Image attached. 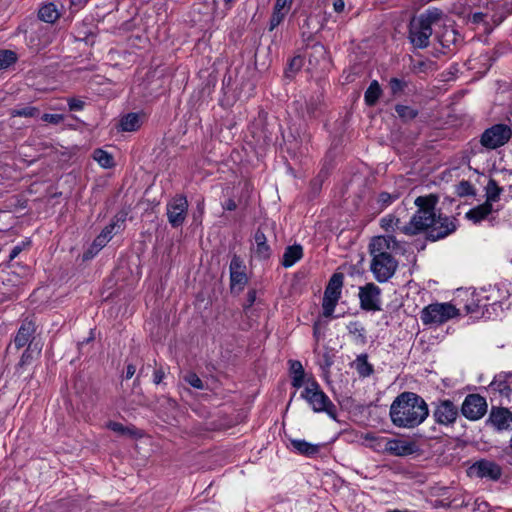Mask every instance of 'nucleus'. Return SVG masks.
I'll return each mask as SVG.
<instances>
[{
  "label": "nucleus",
  "instance_id": "obj_31",
  "mask_svg": "<svg viewBox=\"0 0 512 512\" xmlns=\"http://www.w3.org/2000/svg\"><path fill=\"white\" fill-rule=\"evenodd\" d=\"M354 365L355 369L361 377H368L373 373V367L368 362V357L366 354L357 356Z\"/></svg>",
  "mask_w": 512,
  "mask_h": 512
},
{
  "label": "nucleus",
  "instance_id": "obj_56",
  "mask_svg": "<svg viewBox=\"0 0 512 512\" xmlns=\"http://www.w3.org/2000/svg\"><path fill=\"white\" fill-rule=\"evenodd\" d=\"M248 298H249L250 304H252L255 301V291H250L248 293Z\"/></svg>",
  "mask_w": 512,
  "mask_h": 512
},
{
  "label": "nucleus",
  "instance_id": "obj_37",
  "mask_svg": "<svg viewBox=\"0 0 512 512\" xmlns=\"http://www.w3.org/2000/svg\"><path fill=\"white\" fill-rule=\"evenodd\" d=\"M16 54L11 50H0V70L6 69L16 61Z\"/></svg>",
  "mask_w": 512,
  "mask_h": 512
},
{
  "label": "nucleus",
  "instance_id": "obj_28",
  "mask_svg": "<svg viewBox=\"0 0 512 512\" xmlns=\"http://www.w3.org/2000/svg\"><path fill=\"white\" fill-rule=\"evenodd\" d=\"M382 94L381 87L377 80H373L364 94L365 103L369 106L376 104Z\"/></svg>",
  "mask_w": 512,
  "mask_h": 512
},
{
  "label": "nucleus",
  "instance_id": "obj_42",
  "mask_svg": "<svg viewBox=\"0 0 512 512\" xmlns=\"http://www.w3.org/2000/svg\"><path fill=\"white\" fill-rule=\"evenodd\" d=\"M488 14L483 12H475L471 14L468 18L469 22L475 25L483 24L486 26L488 24L487 22Z\"/></svg>",
  "mask_w": 512,
  "mask_h": 512
},
{
  "label": "nucleus",
  "instance_id": "obj_38",
  "mask_svg": "<svg viewBox=\"0 0 512 512\" xmlns=\"http://www.w3.org/2000/svg\"><path fill=\"white\" fill-rule=\"evenodd\" d=\"M38 114L36 107L28 106L21 109H12L10 115L12 117H34Z\"/></svg>",
  "mask_w": 512,
  "mask_h": 512
},
{
  "label": "nucleus",
  "instance_id": "obj_29",
  "mask_svg": "<svg viewBox=\"0 0 512 512\" xmlns=\"http://www.w3.org/2000/svg\"><path fill=\"white\" fill-rule=\"evenodd\" d=\"M92 157L102 168L109 169L115 165L112 154L103 149L94 150Z\"/></svg>",
  "mask_w": 512,
  "mask_h": 512
},
{
  "label": "nucleus",
  "instance_id": "obj_46",
  "mask_svg": "<svg viewBox=\"0 0 512 512\" xmlns=\"http://www.w3.org/2000/svg\"><path fill=\"white\" fill-rule=\"evenodd\" d=\"M64 119L63 115L61 114H49L45 113L42 116V120L44 122L52 123V124H59Z\"/></svg>",
  "mask_w": 512,
  "mask_h": 512
},
{
  "label": "nucleus",
  "instance_id": "obj_10",
  "mask_svg": "<svg viewBox=\"0 0 512 512\" xmlns=\"http://www.w3.org/2000/svg\"><path fill=\"white\" fill-rule=\"evenodd\" d=\"M432 417L435 423L442 426L453 425L459 415L457 405L450 399H438L432 402Z\"/></svg>",
  "mask_w": 512,
  "mask_h": 512
},
{
  "label": "nucleus",
  "instance_id": "obj_55",
  "mask_svg": "<svg viewBox=\"0 0 512 512\" xmlns=\"http://www.w3.org/2000/svg\"><path fill=\"white\" fill-rule=\"evenodd\" d=\"M451 505L450 502H445L444 500H435L434 507H449Z\"/></svg>",
  "mask_w": 512,
  "mask_h": 512
},
{
  "label": "nucleus",
  "instance_id": "obj_47",
  "mask_svg": "<svg viewBox=\"0 0 512 512\" xmlns=\"http://www.w3.org/2000/svg\"><path fill=\"white\" fill-rule=\"evenodd\" d=\"M68 106L71 111H80L84 107V102L80 99L70 98L68 99Z\"/></svg>",
  "mask_w": 512,
  "mask_h": 512
},
{
  "label": "nucleus",
  "instance_id": "obj_1",
  "mask_svg": "<svg viewBox=\"0 0 512 512\" xmlns=\"http://www.w3.org/2000/svg\"><path fill=\"white\" fill-rule=\"evenodd\" d=\"M437 202L438 198L435 195L417 197L414 203L418 210L409 223L404 224L402 234L413 236L428 231V237L436 241L454 232L456 225L452 219L436 215Z\"/></svg>",
  "mask_w": 512,
  "mask_h": 512
},
{
  "label": "nucleus",
  "instance_id": "obj_2",
  "mask_svg": "<svg viewBox=\"0 0 512 512\" xmlns=\"http://www.w3.org/2000/svg\"><path fill=\"white\" fill-rule=\"evenodd\" d=\"M429 415L425 400L416 393L403 392L392 402L389 416L394 426L412 429L422 424Z\"/></svg>",
  "mask_w": 512,
  "mask_h": 512
},
{
  "label": "nucleus",
  "instance_id": "obj_6",
  "mask_svg": "<svg viewBox=\"0 0 512 512\" xmlns=\"http://www.w3.org/2000/svg\"><path fill=\"white\" fill-rule=\"evenodd\" d=\"M315 413H326L331 418L336 417V406L321 389L319 383L313 378L307 379V383L300 394Z\"/></svg>",
  "mask_w": 512,
  "mask_h": 512
},
{
  "label": "nucleus",
  "instance_id": "obj_34",
  "mask_svg": "<svg viewBox=\"0 0 512 512\" xmlns=\"http://www.w3.org/2000/svg\"><path fill=\"white\" fill-rule=\"evenodd\" d=\"M107 428L119 435L135 436L136 431L133 427L124 426L119 422L110 421L107 423Z\"/></svg>",
  "mask_w": 512,
  "mask_h": 512
},
{
  "label": "nucleus",
  "instance_id": "obj_35",
  "mask_svg": "<svg viewBox=\"0 0 512 512\" xmlns=\"http://www.w3.org/2000/svg\"><path fill=\"white\" fill-rule=\"evenodd\" d=\"M395 110L398 116L404 121L412 120L418 115V110L406 105H397Z\"/></svg>",
  "mask_w": 512,
  "mask_h": 512
},
{
  "label": "nucleus",
  "instance_id": "obj_12",
  "mask_svg": "<svg viewBox=\"0 0 512 512\" xmlns=\"http://www.w3.org/2000/svg\"><path fill=\"white\" fill-rule=\"evenodd\" d=\"M487 411L486 399L479 394H469L465 397L461 412L469 420H478L482 418Z\"/></svg>",
  "mask_w": 512,
  "mask_h": 512
},
{
  "label": "nucleus",
  "instance_id": "obj_27",
  "mask_svg": "<svg viewBox=\"0 0 512 512\" xmlns=\"http://www.w3.org/2000/svg\"><path fill=\"white\" fill-rule=\"evenodd\" d=\"M381 227L387 232H397L402 234V228L404 224L401 223L400 219L392 214L386 215L380 220Z\"/></svg>",
  "mask_w": 512,
  "mask_h": 512
},
{
  "label": "nucleus",
  "instance_id": "obj_5",
  "mask_svg": "<svg viewBox=\"0 0 512 512\" xmlns=\"http://www.w3.org/2000/svg\"><path fill=\"white\" fill-rule=\"evenodd\" d=\"M499 290L496 288L480 289L466 292L464 309L467 314L474 315L475 318H490L489 307L497 313L502 308L501 302L497 299Z\"/></svg>",
  "mask_w": 512,
  "mask_h": 512
},
{
  "label": "nucleus",
  "instance_id": "obj_8",
  "mask_svg": "<svg viewBox=\"0 0 512 512\" xmlns=\"http://www.w3.org/2000/svg\"><path fill=\"white\" fill-rule=\"evenodd\" d=\"M512 137V129L507 124H495L487 128L480 137V143L489 150L504 146Z\"/></svg>",
  "mask_w": 512,
  "mask_h": 512
},
{
  "label": "nucleus",
  "instance_id": "obj_32",
  "mask_svg": "<svg viewBox=\"0 0 512 512\" xmlns=\"http://www.w3.org/2000/svg\"><path fill=\"white\" fill-rule=\"evenodd\" d=\"M124 221H125V218L124 216H121V217H116L115 219L112 220V222L107 225L103 230L102 232L100 233L101 236H105V238H107V241H110L113 234L116 233L117 231H115L116 229L117 230H120L124 224Z\"/></svg>",
  "mask_w": 512,
  "mask_h": 512
},
{
  "label": "nucleus",
  "instance_id": "obj_60",
  "mask_svg": "<svg viewBox=\"0 0 512 512\" xmlns=\"http://www.w3.org/2000/svg\"><path fill=\"white\" fill-rule=\"evenodd\" d=\"M226 3H231L233 2L234 0H224Z\"/></svg>",
  "mask_w": 512,
  "mask_h": 512
},
{
  "label": "nucleus",
  "instance_id": "obj_44",
  "mask_svg": "<svg viewBox=\"0 0 512 512\" xmlns=\"http://www.w3.org/2000/svg\"><path fill=\"white\" fill-rule=\"evenodd\" d=\"M30 245L29 240L22 241L18 243L10 252L9 261L14 260L23 250H25Z\"/></svg>",
  "mask_w": 512,
  "mask_h": 512
},
{
  "label": "nucleus",
  "instance_id": "obj_40",
  "mask_svg": "<svg viewBox=\"0 0 512 512\" xmlns=\"http://www.w3.org/2000/svg\"><path fill=\"white\" fill-rule=\"evenodd\" d=\"M286 13L282 11L275 10L273 8V12L269 21V31H273L286 17Z\"/></svg>",
  "mask_w": 512,
  "mask_h": 512
},
{
  "label": "nucleus",
  "instance_id": "obj_23",
  "mask_svg": "<svg viewBox=\"0 0 512 512\" xmlns=\"http://www.w3.org/2000/svg\"><path fill=\"white\" fill-rule=\"evenodd\" d=\"M303 257V248L299 244L288 246L282 256L281 264L285 268L292 267Z\"/></svg>",
  "mask_w": 512,
  "mask_h": 512
},
{
  "label": "nucleus",
  "instance_id": "obj_25",
  "mask_svg": "<svg viewBox=\"0 0 512 512\" xmlns=\"http://www.w3.org/2000/svg\"><path fill=\"white\" fill-rule=\"evenodd\" d=\"M289 363L290 372L292 374V386L295 388H300L307 383V380L305 379L304 368L300 361L291 360Z\"/></svg>",
  "mask_w": 512,
  "mask_h": 512
},
{
  "label": "nucleus",
  "instance_id": "obj_21",
  "mask_svg": "<svg viewBox=\"0 0 512 512\" xmlns=\"http://www.w3.org/2000/svg\"><path fill=\"white\" fill-rule=\"evenodd\" d=\"M253 252L259 259H267L270 256V247L267 244V238L260 230H257L254 234Z\"/></svg>",
  "mask_w": 512,
  "mask_h": 512
},
{
  "label": "nucleus",
  "instance_id": "obj_13",
  "mask_svg": "<svg viewBox=\"0 0 512 512\" xmlns=\"http://www.w3.org/2000/svg\"><path fill=\"white\" fill-rule=\"evenodd\" d=\"M380 288L374 283H367L359 288L360 307L366 311L380 310Z\"/></svg>",
  "mask_w": 512,
  "mask_h": 512
},
{
  "label": "nucleus",
  "instance_id": "obj_43",
  "mask_svg": "<svg viewBox=\"0 0 512 512\" xmlns=\"http://www.w3.org/2000/svg\"><path fill=\"white\" fill-rule=\"evenodd\" d=\"M303 60L300 56H296L291 59L289 62L288 70L286 71L287 76H290V73H296L302 67Z\"/></svg>",
  "mask_w": 512,
  "mask_h": 512
},
{
  "label": "nucleus",
  "instance_id": "obj_18",
  "mask_svg": "<svg viewBox=\"0 0 512 512\" xmlns=\"http://www.w3.org/2000/svg\"><path fill=\"white\" fill-rule=\"evenodd\" d=\"M360 438L362 440L363 445H365L366 447L378 453H385L387 447L386 442H388L387 437L380 436L372 432H368L362 434Z\"/></svg>",
  "mask_w": 512,
  "mask_h": 512
},
{
  "label": "nucleus",
  "instance_id": "obj_11",
  "mask_svg": "<svg viewBox=\"0 0 512 512\" xmlns=\"http://www.w3.org/2000/svg\"><path fill=\"white\" fill-rule=\"evenodd\" d=\"M467 475L471 478L496 482L502 476V467L492 460L480 459L469 466Z\"/></svg>",
  "mask_w": 512,
  "mask_h": 512
},
{
  "label": "nucleus",
  "instance_id": "obj_50",
  "mask_svg": "<svg viewBox=\"0 0 512 512\" xmlns=\"http://www.w3.org/2000/svg\"><path fill=\"white\" fill-rule=\"evenodd\" d=\"M136 372V367L133 364H128L125 372V379H131Z\"/></svg>",
  "mask_w": 512,
  "mask_h": 512
},
{
  "label": "nucleus",
  "instance_id": "obj_48",
  "mask_svg": "<svg viewBox=\"0 0 512 512\" xmlns=\"http://www.w3.org/2000/svg\"><path fill=\"white\" fill-rule=\"evenodd\" d=\"M403 87H404V83L400 79L392 78L390 80V88H391V91L393 94H397L400 91H402Z\"/></svg>",
  "mask_w": 512,
  "mask_h": 512
},
{
  "label": "nucleus",
  "instance_id": "obj_26",
  "mask_svg": "<svg viewBox=\"0 0 512 512\" xmlns=\"http://www.w3.org/2000/svg\"><path fill=\"white\" fill-rule=\"evenodd\" d=\"M61 13L54 3L44 4L38 11L40 20L46 23H54Z\"/></svg>",
  "mask_w": 512,
  "mask_h": 512
},
{
  "label": "nucleus",
  "instance_id": "obj_58",
  "mask_svg": "<svg viewBox=\"0 0 512 512\" xmlns=\"http://www.w3.org/2000/svg\"><path fill=\"white\" fill-rule=\"evenodd\" d=\"M510 449L512 450V436H511V439H510Z\"/></svg>",
  "mask_w": 512,
  "mask_h": 512
},
{
  "label": "nucleus",
  "instance_id": "obj_7",
  "mask_svg": "<svg viewBox=\"0 0 512 512\" xmlns=\"http://www.w3.org/2000/svg\"><path fill=\"white\" fill-rule=\"evenodd\" d=\"M459 315V309L448 302L432 303L420 312V319L424 325H441Z\"/></svg>",
  "mask_w": 512,
  "mask_h": 512
},
{
  "label": "nucleus",
  "instance_id": "obj_30",
  "mask_svg": "<svg viewBox=\"0 0 512 512\" xmlns=\"http://www.w3.org/2000/svg\"><path fill=\"white\" fill-rule=\"evenodd\" d=\"M502 193V188L498 185V183L494 179H490L485 187V195L486 201L493 205L494 202H497Z\"/></svg>",
  "mask_w": 512,
  "mask_h": 512
},
{
  "label": "nucleus",
  "instance_id": "obj_14",
  "mask_svg": "<svg viewBox=\"0 0 512 512\" xmlns=\"http://www.w3.org/2000/svg\"><path fill=\"white\" fill-rule=\"evenodd\" d=\"M188 201L184 196H176L167 204V217L173 227L181 226L187 215Z\"/></svg>",
  "mask_w": 512,
  "mask_h": 512
},
{
  "label": "nucleus",
  "instance_id": "obj_19",
  "mask_svg": "<svg viewBox=\"0 0 512 512\" xmlns=\"http://www.w3.org/2000/svg\"><path fill=\"white\" fill-rule=\"evenodd\" d=\"M290 444L294 452L306 457L317 455L322 448L321 444H313L303 439H291Z\"/></svg>",
  "mask_w": 512,
  "mask_h": 512
},
{
  "label": "nucleus",
  "instance_id": "obj_22",
  "mask_svg": "<svg viewBox=\"0 0 512 512\" xmlns=\"http://www.w3.org/2000/svg\"><path fill=\"white\" fill-rule=\"evenodd\" d=\"M141 125L142 120L138 113H128L120 118L118 128L123 132H134L137 131Z\"/></svg>",
  "mask_w": 512,
  "mask_h": 512
},
{
  "label": "nucleus",
  "instance_id": "obj_3",
  "mask_svg": "<svg viewBox=\"0 0 512 512\" xmlns=\"http://www.w3.org/2000/svg\"><path fill=\"white\" fill-rule=\"evenodd\" d=\"M397 248L398 241L393 235L377 236L370 242V270L378 282H387L395 274L398 262L391 253Z\"/></svg>",
  "mask_w": 512,
  "mask_h": 512
},
{
  "label": "nucleus",
  "instance_id": "obj_16",
  "mask_svg": "<svg viewBox=\"0 0 512 512\" xmlns=\"http://www.w3.org/2000/svg\"><path fill=\"white\" fill-rule=\"evenodd\" d=\"M489 421L498 431L512 430V412L508 408L492 407Z\"/></svg>",
  "mask_w": 512,
  "mask_h": 512
},
{
  "label": "nucleus",
  "instance_id": "obj_33",
  "mask_svg": "<svg viewBox=\"0 0 512 512\" xmlns=\"http://www.w3.org/2000/svg\"><path fill=\"white\" fill-rule=\"evenodd\" d=\"M109 241H107V238L105 236H101L100 234L96 237V239L93 241L91 247L87 252L84 254V259L88 260L94 257L95 254H97Z\"/></svg>",
  "mask_w": 512,
  "mask_h": 512
},
{
  "label": "nucleus",
  "instance_id": "obj_57",
  "mask_svg": "<svg viewBox=\"0 0 512 512\" xmlns=\"http://www.w3.org/2000/svg\"><path fill=\"white\" fill-rule=\"evenodd\" d=\"M314 49L317 51V52H322L324 51V46L321 45V44H317L314 46Z\"/></svg>",
  "mask_w": 512,
  "mask_h": 512
},
{
  "label": "nucleus",
  "instance_id": "obj_20",
  "mask_svg": "<svg viewBox=\"0 0 512 512\" xmlns=\"http://www.w3.org/2000/svg\"><path fill=\"white\" fill-rule=\"evenodd\" d=\"M35 333V326L32 321H25L20 326L17 335L14 339L15 346L17 348H22L26 344H28Z\"/></svg>",
  "mask_w": 512,
  "mask_h": 512
},
{
  "label": "nucleus",
  "instance_id": "obj_59",
  "mask_svg": "<svg viewBox=\"0 0 512 512\" xmlns=\"http://www.w3.org/2000/svg\"><path fill=\"white\" fill-rule=\"evenodd\" d=\"M462 185H465V186H467V187H470V186H469V184H468V182H464V183H462Z\"/></svg>",
  "mask_w": 512,
  "mask_h": 512
},
{
  "label": "nucleus",
  "instance_id": "obj_49",
  "mask_svg": "<svg viewBox=\"0 0 512 512\" xmlns=\"http://www.w3.org/2000/svg\"><path fill=\"white\" fill-rule=\"evenodd\" d=\"M164 376H165V373L161 368L156 369L153 373V382L157 385L160 384L162 382Z\"/></svg>",
  "mask_w": 512,
  "mask_h": 512
},
{
  "label": "nucleus",
  "instance_id": "obj_52",
  "mask_svg": "<svg viewBox=\"0 0 512 512\" xmlns=\"http://www.w3.org/2000/svg\"><path fill=\"white\" fill-rule=\"evenodd\" d=\"M236 207H237V205H236L235 201L232 199L227 200L223 205V208L226 210H229V211L235 210Z\"/></svg>",
  "mask_w": 512,
  "mask_h": 512
},
{
  "label": "nucleus",
  "instance_id": "obj_9",
  "mask_svg": "<svg viewBox=\"0 0 512 512\" xmlns=\"http://www.w3.org/2000/svg\"><path fill=\"white\" fill-rule=\"evenodd\" d=\"M342 285L343 275L340 273L333 274L324 291L322 308L323 315L325 317H331L334 313L335 307L341 296Z\"/></svg>",
  "mask_w": 512,
  "mask_h": 512
},
{
  "label": "nucleus",
  "instance_id": "obj_45",
  "mask_svg": "<svg viewBox=\"0 0 512 512\" xmlns=\"http://www.w3.org/2000/svg\"><path fill=\"white\" fill-rule=\"evenodd\" d=\"M292 3H293V0H276L274 9L288 14Z\"/></svg>",
  "mask_w": 512,
  "mask_h": 512
},
{
  "label": "nucleus",
  "instance_id": "obj_41",
  "mask_svg": "<svg viewBox=\"0 0 512 512\" xmlns=\"http://www.w3.org/2000/svg\"><path fill=\"white\" fill-rule=\"evenodd\" d=\"M184 379L193 388L200 389V390L204 389V384H203L202 380L195 373H188L184 377Z\"/></svg>",
  "mask_w": 512,
  "mask_h": 512
},
{
  "label": "nucleus",
  "instance_id": "obj_53",
  "mask_svg": "<svg viewBox=\"0 0 512 512\" xmlns=\"http://www.w3.org/2000/svg\"><path fill=\"white\" fill-rule=\"evenodd\" d=\"M313 336L315 340L318 342L320 339V331H319V323L315 322L313 325Z\"/></svg>",
  "mask_w": 512,
  "mask_h": 512
},
{
  "label": "nucleus",
  "instance_id": "obj_15",
  "mask_svg": "<svg viewBox=\"0 0 512 512\" xmlns=\"http://www.w3.org/2000/svg\"><path fill=\"white\" fill-rule=\"evenodd\" d=\"M245 269L243 260L239 256L234 255L229 266L232 289L242 290L247 283Z\"/></svg>",
  "mask_w": 512,
  "mask_h": 512
},
{
  "label": "nucleus",
  "instance_id": "obj_51",
  "mask_svg": "<svg viewBox=\"0 0 512 512\" xmlns=\"http://www.w3.org/2000/svg\"><path fill=\"white\" fill-rule=\"evenodd\" d=\"M334 10L338 13L342 12L345 7V3L343 0H335L333 3Z\"/></svg>",
  "mask_w": 512,
  "mask_h": 512
},
{
  "label": "nucleus",
  "instance_id": "obj_36",
  "mask_svg": "<svg viewBox=\"0 0 512 512\" xmlns=\"http://www.w3.org/2000/svg\"><path fill=\"white\" fill-rule=\"evenodd\" d=\"M398 198H399L398 193L390 194L387 192H382L377 197V203H378L380 209L383 210V209L387 208L389 205H391Z\"/></svg>",
  "mask_w": 512,
  "mask_h": 512
},
{
  "label": "nucleus",
  "instance_id": "obj_24",
  "mask_svg": "<svg viewBox=\"0 0 512 512\" xmlns=\"http://www.w3.org/2000/svg\"><path fill=\"white\" fill-rule=\"evenodd\" d=\"M494 211L492 204L484 202L466 213V217L474 223H479L486 219Z\"/></svg>",
  "mask_w": 512,
  "mask_h": 512
},
{
  "label": "nucleus",
  "instance_id": "obj_4",
  "mask_svg": "<svg viewBox=\"0 0 512 512\" xmlns=\"http://www.w3.org/2000/svg\"><path fill=\"white\" fill-rule=\"evenodd\" d=\"M443 15V11L438 8H428L411 19L408 38L413 47L423 49L429 45L432 26L437 24Z\"/></svg>",
  "mask_w": 512,
  "mask_h": 512
},
{
  "label": "nucleus",
  "instance_id": "obj_54",
  "mask_svg": "<svg viewBox=\"0 0 512 512\" xmlns=\"http://www.w3.org/2000/svg\"><path fill=\"white\" fill-rule=\"evenodd\" d=\"M70 2L71 5L81 8L86 5L88 0H70Z\"/></svg>",
  "mask_w": 512,
  "mask_h": 512
},
{
  "label": "nucleus",
  "instance_id": "obj_39",
  "mask_svg": "<svg viewBox=\"0 0 512 512\" xmlns=\"http://www.w3.org/2000/svg\"><path fill=\"white\" fill-rule=\"evenodd\" d=\"M348 328V331L357 336L358 338H360L361 342H365V328L359 323V322H350L349 325L347 326Z\"/></svg>",
  "mask_w": 512,
  "mask_h": 512
},
{
  "label": "nucleus",
  "instance_id": "obj_17",
  "mask_svg": "<svg viewBox=\"0 0 512 512\" xmlns=\"http://www.w3.org/2000/svg\"><path fill=\"white\" fill-rule=\"evenodd\" d=\"M386 443L387 447L385 453L390 455L405 457L418 451V447L413 441L388 438V442Z\"/></svg>",
  "mask_w": 512,
  "mask_h": 512
}]
</instances>
